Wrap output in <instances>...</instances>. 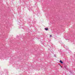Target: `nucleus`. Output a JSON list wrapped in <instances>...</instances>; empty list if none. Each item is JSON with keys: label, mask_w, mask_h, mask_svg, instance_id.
<instances>
[{"label": "nucleus", "mask_w": 75, "mask_h": 75, "mask_svg": "<svg viewBox=\"0 0 75 75\" xmlns=\"http://www.w3.org/2000/svg\"><path fill=\"white\" fill-rule=\"evenodd\" d=\"M60 63H61V64H63V62L61 60L60 61Z\"/></svg>", "instance_id": "obj_1"}, {"label": "nucleus", "mask_w": 75, "mask_h": 75, "mask_svg": "<svg viewBox=\"0 0 75 75\" xmlns=\"http://www.w3.org/2000/svg\"><path fill=\"white\" fill-rule=\"evenodd\" d=\"M45 30H46V31H47V30H48V28H45Z\"/></svg>", "instance_id": "obj_2"}, {"label": "nucleus", "mask_w": 75, "mask_h": 75, "mask_svg": "<svg viewBox=\"0 0 75 75\" xmlns=\"http://www.w3.org/2000/svg\"><path fill=\"white\" fill-rule=\"evenodd\" d=\"M52 37V35H50V37Z\"/></svg>", "instance_id": "obj_3"}, {"label": "nucleus", "mask_w": 75, "mask_h": 75, "mask_svg": "<svg viewBox=\"0 0 75 75\" xmlns=\"http://www.w3.org/2000/svg\"><path fill=\"white\" fill-rule=\"evenodd\" d=\"M61 68H62V67L61 66Z\"/></svg>", "instance_id": "obj_4"}]
</instances>
